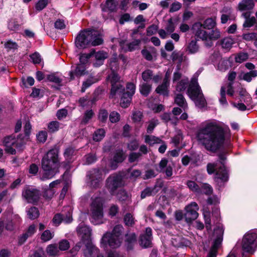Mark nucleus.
Listing matches in <instances>:
<instances>
[{
    "instance_id": "nucleus-1",
    "label": "nucleus",
    "mask_w": 257,
    "mask_h": 257,
    "mask_svg": "<svg viewBox=\"0 0 257 257\" xmlns=\"http://www.w3.org/2000/svg\"><path fill=\"white\" fill-rule=\"evenodd\" d=\"M230 136L229 128L223 127L215 120L206 122L196 133V139L199 143L206 150L213 152L219 149Z\"/></svg>"
},
{
    "instance_id": "nucleus-2",
    "label": "nucleus",
    "mask_w": 257,
    "mask_h": 257,
    "mask_svg": "<svg viewBox=\"0 0 257 257\" xmlns=\"http://www.w3.org/2000/svg\"><path fill=\"white\" fill-rule=\"evenodd\" d=\"M42 168L44 173L42 179H50L58 172L60 166L59 151L54 148L49 150L43 157L41 161Z\"/></svg>"
},
{
    "instance_id": "nucleus-3",
    "label": "nucleus",
    "mask_w": 257,
    "mask_h": 257,
    "mask_svg": "<svg viewBox=\"0 0 257 257\" xmlns=\"http://www.w3.org/2000/svg\"><path fill=\"white\" fill-rule=\"evenodd\" d=\"M103 40L99 32L94 30H84L80 32L75 39V45L79 49L90 46H96L103 43Z\"/></svg>"
},
{
    "instance_id": "nucleus-4",
    "label": "nucleus",
    "mask_w": 257,
    "mask_h": 257,
    "mask_svg": "<svg viewBox=\"0 0 257 257\" xmlns=\"http://www.w3.org/2000/svg\"><path fill=\"white\" fill-rule=\"evenodd\" d=\"M123 227L121 225H115L111 232H106L102 236L100 243L102 247L108 245L110 248H116L120 246L123 241Z\"/></svg>"
},
{
    "instance_id": "nucleus-5",
    "label": "nucleus",
    "mask_w": 257,
    "mask_h": 257,
    "mask_svg": "<svg viewBox=\"0 0 257 257\" xmlns=\"http://www.w3.org/2000/svg\"><path fill=\"white\" fill-rule=\"evenodd\" d=\"M187 93L198 107L203 108L205 106L206 104V100L198 84L197 79L195 77L191 79V83L188 86Z\"/></svg>"
},
{
    "instance_id": "nucleus-6",
    "label": "nucleus",
    "mask_w": 257,
    "mask_h": 257,
    "mask_svg": "<svg viewBox=\"0 0 257 257\" xmlns=\"http://www.w3.org/2000/svg\"><path fill=\"white\" fill-rule=\"evenodd\" d=\"M225 157L221 154L219 156L220 161L216 163H209L207 166V172L212 174L216 172L215 179L225 182L228 180V172L223 164Z\"/></svg>"
},
{
    "instance_id": "nucleus-7",
    "label": "nucleus",
    "mask_w": 257,
    "mask_h": 257,
    "mask_svg": "<svg viewBox=\"0 0 257 257\" xmlns=\"http://www.w3.org/2000/svg\"><path fill=\"white\" fill-rule=\"evenodd\" d=\"M91 222L94 225L104 222L102 202L100 198H96L92 202L90 208Z\"/></svg>"
},
{
    "instance_id": "nucleus-8",
    "label": "nucleus",
    "mask_w": 257,
    "mask_h": 257,
    "mask_svg": "<svg viewBox=\"0 0 257 257\" xmlns=\"http://www.w3.org/2000/svg\"><path fill=\"white\" fill-rule=\"evenodd\" d=\"M3 144L6 147V152L14 155L16 153L15 148H21L24 144V141L20 137L16 138L14 136H10L4 138Z\"/></svg>"
},
{
    "instance_id": "nucleus-9",
    "label": "nucleus",
    "mask_w": 257,
    "mask_h": 257,
    "mask_svg": "<svg viewBox=\"0 0 257 257\" xmlns=\"http://www.w3.org/2000/svg\"><path fill=\"white\" fill-rule=\"evenodd\" d=\"M256 234L253 232H248L244 235L241 242V248L243 252L251 254L254 252L256 248Z\"/></svg>"
},
{
    "instance_id": "nucleus-10",
    "label": "nucleus",
    "mask_w": 257,
    "mask_h": 257,
    "mask_svg": "<svg viewBox=\"0 0 257 257\" xmlns=\"http://www.w3.org/2000/svg\"><path fill=\"white\" fill-rule=\"evenodd\" d=\"M89 179V185L92 188H99L103 179L101 171L99 169H93L87 173Z\"/></svg>"
},
{
    "instance_id": "nucleus-11",
    "label": "nucleus",
    "mask_w": 257,
    "mask_h": 257,
    "mask_svg": "<svg viewBox=\"0 0 257 257\" xmlns=\"http://www.w3.org/2000/svg\"><path fill=\"white\" fill-rule=\"evenodd\" d=\"M122 185V178L121 175L113 174L106 180V187L111 194H113L115 190Z\"/></svg>"
},
{
    "instance_id": "nucleus-12",
    "label": "nucleus",
    "mask_w": 257,
    "mask_h": 257,
    "mask_svg": "<svg viewBox=\"0 0 257 257\" xmlns=\"http://www.w3.org/2000/svg\"><path fill=\"white\" fill-rule=\"evenodd\" d=\"M185 210L184 217L187 222L190 223L198 217L197 211L199 210V207L196 202H192L186 206Z\"/></svg>"
},
{
    "instance_id": "nucleus-13",
    "label": "nucleus",
    "mask_w": 257,
    "mask_h": 257,
    "mask_svg": "<svg viewBox=\"0 0 257 257\" xmlns=\"http://www.w3.org/2000/svg\"><path fill=\"white\" fill-rule=\"evenodd\" d=\"M22 197L27 202L33 203L38 200L40 192L36 189L26 188L22 192Z\"/></svg>"
},
{
    "instance_id": "nucleus-14",
    "label": "nucleus",
    "mask_w": 257,
    "mask_h": 257,
    "mask_svg": "<svg viewBox=\"0 0 257 257\" xmlns=\"http://www.w3.org/2000/svg\"><path fill=\"white\" fill-rule=\"evenodd\" d=\"M176 27L175 20L171 18L168 20L165 29H160L158 31V34L162 39H165L168 37L170 34L174 32Z\"/></svg>"
},
{
    "instance_id": "nucleus-15",
    "label": "nucleus",
    "mask_w": 257,
    "mask_h": 257,
    "mask_svg": "<svg viewBox=\"0 0 257 257\" xmlns=\"http://www.w3.org/2000/svg\"><path fill=\"white\" fill-rule=\"evenodd\" d=\"M192 29L193 32L197 38L202 40H207L208 33L205 30V27L200 22L195 23L192 26Z\"/></svg>"
},
{
    "instance_id": "nucleus-16",
    "label": "nucleus",
    "mask_w": 257,
    "mask_h": 257,
    "mask_svg": "<svg viewBox=\"0 0 257 257\" xmlns=\"http://www.w3.org/2000/svg\"><path fill=\"white\" fill-rule=\"evenodd\" d=\"M85 247L83 249V255L85 257H94L98 254V249L92 243L91 240L84 242Z\"/></svg>"
},
{
    "instance_id": "nucleus-17",
    "label": "nucleus",
    "mask_w": 257,
    "mask_h": 257,
    "mask_svg": "<svg viewBox=\"0 0 257 257\" xmlns=\"http://www.w3.org/2000/svg\"><path fill=\"white\" fill-rule=\"evenodd\" d=\"M152 229L147 227L144 234L140 236V244L144 247H149L151 245L152 238Z\"/></svg>"
},
{
    "instance_id": "nucleus-18",
    "label": "nucleus",
    "mask_w": 257,
    "mask_h": 257,
    "mask_svg": "<svg viewBox=\"0 0 257 257\" xmlns=\"http://www.w3.org/2000/svg\"><path fill=\"white\" fill-rule=\"evenodd\" d=\"M215 232H219V235L215 239L213 245L212 246L209 253L208 257H216L217 251V249L220 245L222 240L223 232L221 229H217Z\"/></svg>"
},
{
    "instance_id": "nucleus-19",
    "label": "nucleus",
    "mask_w": 257,
    "mask_h": 257,
    "mask_svg": "<svg viewBox=\"0 0 257 257\" xmlns=\"http://www.w3.org/2000/svg\"><path fill=\"white\" fill-rule=\"evenodd\" d=\"M221 15V24H226L228 21L233 20L235 18L232 14V9L227 7H224L220 11Z\"/></svg>"
},
{
    "instance_id": "nucleus-20",
    "label": "nucleus",
    "mask_w": 257,
    "mask_h": 257,
    "mask_svg": "<svg viewBox=\"0 0 257 257\" xmlns=\"http://www.w3.org/2000/svg\"><path fill=\"white\" fill-rule=\"evenodd\" d=\"M78 232L81 235V241L85 242L91 240V229L87 226L81 225L77 228Z\"/></svg>"
},
{
    "instance_id": "nucleus-21",
    "label": "nucleus",
    "mask_w": 257,
    "mask_h": 257,
    "mask_svg": "<svg viewBox=\"0 0 257 257\" xmlns=\"http://www.w3.org/2000/svg\"><path fill=\"white\" fill-rule=\"evenodd\" d=\"M93 53V56L95 58V61L93 63L95 67H99L102 65L105 59L108 57L107 53L104 51H99L95 52L94 50L91 51Z\"/></svg>"
},
{
    "instance_id": "nucleus-22",
    "label": "nucleus",
    "mask_w": 257,
    "mask_h": 257,
    "mask_svg": "<svg viewBox=\"0 0 257 257\" xmlns=\"http://www.w3.org/2000/svg\"><path fill=\"white\" fill-rule=\"evenodd\" d=\"M86 65L82 64H78L69 72V75L71 80L74 79L75 76L79 77L85 73Z\"/></svg>"
},
{
    "instance_id": "nucleus-23",
    "label": "nucleus",
    "mask_w": 257,
    "mask_h": 257,
    "mask_svg": "<svg viewBox=\"0 0 257 257\" xmlns=\"http://www.w3.org/2000/svg\"><path fill=\"white\" fill-rule=\"evenodd\" d=\"M125 244L128 250H131L133 248L134 245L137 243V236L135 233H127L125 235Z\"/></svg>"
},
{
    "instance_id": "nucleus-24",
    "label": "nucleus",
    "mask_w": 257,
    "mask_h": 257,
    "mask_svg": "<svg viewBox=\"0 0 257 257\" xmlns=\"http://www.w3.org/2000/svg\"><path fill=\"white\" fill-rule=\"evenodd\" d=\"M254 6L253 0H242L238 6L237 9L240 11H249Z\"/></svg>"
},
{
    "instance_id": "nucleus-25",
    "label": "nucleus",
    "mask_w": 257,
    "mask_h": 257,
    "mask_svg": "<svg viewBox=\"0 0 257 257\" xmlns=\"http://www.w3.org/2000/svg\"><path fill=\"white\" fill-rule=\"evenodd\" d=\"M46 252L51 257H58L61 254L58 245L56 243L48 245L46 248Z\"/></svg>"
},
{
    "instance_id": "nucleus-26",
    "label": "nucleus",
    "mask_w": 257,
    "mask_h": 257,
    "mask_svg": "<svg viewBox=\"0 0 257 257\" xmlns=\"http://www.w3.org/2000/svg\"><path fill=\"white\" fill-rule=\"evenodd\" d=\"M250 12H245L242 14V16L245 19V21L243 24L244 28H250L255 23V18L254 17H250Z\"/></svg>"
},
{
    "instance_id": "nucleus-27",
    "label": "nucleus",
    "mask_w": 257,
    "mask_h": 257,
    "mask_svg": "<svg viewBox=\"0 0 257 257\" xmlns=\"http://www.w3.org/2000/svg\"><path fill=\"white\" fill-rule=\"evenodd\" d=\"M124 88L121 84L118 83V84H113L111 86V89L110 91V96L112 98L114 97L116 94H121L122 93L124 92Z\"/></svg>"
},
{
    "instance_id": "nucleus-28",
    "label": "nucleus",
    "mask_w": 257,
    "mask_h": 257,
    "mask_svg": "<svg viewBox=\"0 0 257 257\" xmlns=\"http://www.w3.org/2000/svg\"><path fill=\"white\" fill-rule=\"evenodd\" d=\"M36 232V226L35 225H31L26 233H24L19 238V243L23 244L27 240V239L31 236Z\"/></svg>"
},
{
    "instance_id": "nucleus-29",
    "label": "nucleus",
    "mask_w": 257,
    "mask_h": 257,
    "mask_svg": "<svg viewBox=\"0 0 257 257\" xmlns=\"http://www.w3.org/2000/svg\"><path fill=\"white\" fill-rule=\"evenodd\" d=\"M72 209L70 206H67L65 208V210L63 211L61 215L63 219V222L68 223L72 221Z\"/></svg>"
},
{
    "instance_id": "nucleus-30",
    "label": "nucleus",
    "mask_w": 257,
    "mask_h": 257,
    "mask_svg": "<svg viewBox=\"0 0 257 257\" xmlns=\"http://www.w3.org/2000/svg\"><path fill=\"white\" fill-rule=\"evenodd\" d=\"M175 102L178 105L182 107L184 110H185L188 108V105L187 102L181 94H178L175 97Z\"/></svg>"
},
{
    "instance_id": "nucleus-31",
    "label": "nucleus",
    "mask_w": 257,
    "mask_h": 257,
    "mask_svg": "<svg viewBox=\"0 0 257 257\" xmlns=\"http://www.w3.org/2000/svg\"><path fill=\"white\" fill-rule=\"evenodd\" d=\"M189 84V79L186 77H183L178 81L176 85V90L178 92L184 91Z\"/></svg>"
},
{
    "instance_id": "nucleus-32",
    "label": "nucleus",
    "mask_w": 257,
    "mask_h": 257,
    "mask_svg": "<svg viewBox=\"0 0 257 257\" xmlns=\"http://www.w3.org/2000/svg\"><path fill=\"white\" fill-rule=\"evenodd\" d=\"M140 92L144 96L149 95L152 90V84L147 82H143L140 85Z\"/></svg>"
},
{
    "instance_id": "nucleus-33",
    "label": "nucleus",
    "mask_w": 257,
    "mask_h": 257,
    "mask_svg": "<svg viewBox=\"0 0 257 257\" xmlns=\"http://www.w3.org/2000/svg\"><path fill=\"white\" fill-rule=\"evenodd\" d=\"M169 83H165L163 82L161 85H159L156 89V91L157 93L162 94L163 95H168V87Z\"/></svg>"
},
{
    "instance_id": "nucleus-34",
    "label": "nucleus",
    "mask_w": 257,
    "mask_h": 257,
    "mask_svg": "<svg viewBox=\"0 0 257 257\" xmlns=\"http://www.w3.org/2000/svg\"><path fill=\"white\" fill-rule=\"evenodd\" d=\"M145 142L150 146H152L155 144H161L162 143V141L155 136L146 135L145 137Z\"/></svg>"
},
{
    "instance_id": "nucleus-35",
    "label": "nucleus",
    "mask_w": 257,
    "mask_h": 257,
    "mask_svg": "<svg viewBox=\"0 0 257 257\" xmlns=\"http://www.w3.org/2000/svg\"><path fill=\"white\" fill-rule=\"evenodd\" d=\"M157 192L156 186L153 188L148 187L142 192L141 197L142 199H144L147 196L154 195Z\"/></svg>"
},
{
    "instance_id": "nucleus-36",
    "label": "nucleus",
    "mask_w": 257,
    "mask_h": 257,
    "mask_svg": "<svg viewBox=\"0 0 257 257\" xmlns=\"http://www.w3.org/2000/svg\"><path fill=\"white\" fill-rule=\"evenodd\" d=\"M105 131L103 128H99L96 130L93 135V139L95 142L100 141L104 137Z\"/></svg>"
},
{
    "instance_id": "nucleus-37",
    "label": "nucleus",
    "mask_w": 257,
    "mask_h": 257,
    "mask_svg": "<svg viewBox=\"0 0 257 257\" xmlns=\"http://www.w3.org/2000/svg\"><path fill=\"white\" fill-rule=\"evenodd\" d=\"M132 96L126 93H123L120 99V105L122 107H127L130 104Z\"/></svg>"
},
{
    "instance_id": "nucleus-38",
    "label": "nucleus",
    "mask_w": 257,
    "mask_h": 257,
    "mask_svg": "<svg viewBox=\"0 0 257 257\" xmlns=\"http://www.w3.org/2000/svg\"><path fill=\"white\" fill-rule=\"evenodd\" d=\"M207 36V40H216L220 38L221 32L218 29L215 28L208 33Z\"/></svg>"
},
{
    "instance_id": "nucleus-39",
    "label": "nucleus",
    "mask_w": 257,
    "mask_h": 257,
    "mask_svg": "<svg viewBox=\"0 0 257 257\" xmlns=\"http://www.w3.org/2000/svg\"><path fill=\"white\" fill-rule=\"evenodd\" d=\"M202 25L205 27V28L208 30L214 28L216 25V18H209L206 19L204 21Z\"/></svg>"
},
{
    "instance_id": "nucleus-40",
    "label": "nucleus",
    "mask_w": 257,
    "mask_h": 257,
    "mask_svg": "<svg viewBox=\"0 0 257 257\" xmlns=\"http://www.w3.org/2000/svg\"><path fill=\"white\" fill-rule=\"evenodd\" d=\"M61 181L60 180H55L51 182L49 184L50 189L46 190L45 193V196L48 198H51L54 194V191L52 188H54L56 186L58 185L60 183Z\"/></svg>"
},
{
    "instance_id": "nucleus-41",
    "label": "nucleus",
    "mask_w": 257,
    "mask_h": 257,
    "mask_svg": "<svg viewBox=\"0 0 257 257\" xmlns=\"http://www.w3.org/2000/svg\"><path fill=\"white\" fill-rule=\"evenodd\" d=\"M27 215L31 219H35L39 216V212L37 208L32 207L29 208L27 211Z\"/></svg>"
},
{
    "instance_id": "nucleus-42",
    "label": "nucleus",
    "mask_w": 257,
    "mask_h": 257,
    "mask_svg": "<svg viewBox=\"0 0 257 257\" xmlns=\"http://www.w3.org/2000/svg\"><path fill=\"white\" fill-rule=\"evenodd\" d=\"M231 67V62L229 60H221L218 64V69L221 71H225Z\"/></svg>"
},
{
    "instance_id": "nucleus-43",
    "label": "nucleus",
    "mask_w": 257,
    "mask_h": 257,
    "mask_svg": "<svg viewBox=\"0 0 257 257\" xmlns=\"http://www.w3.org/2000/svg\"><path fill=\"white\" fill-rule=\"evenodd\" d=\"M198 49L199 47L197 45L196 41L192 40L189 43L187 47V51L188 52V53L194 54L198 51Z\"/></svg>"
},
{
    "instance_id": "nucleus-44",
    "label": "nucleus",
    "mask_w": 257,
    "mask_h": 257,
    "mask_svg": "<svg viewBox=\"0 0 257 257\" xmlns=\"http://www.w3.org/2000/svg\"><path fill=\"white\" fill-rule=\"evenodd\" d=\"M186 184L189 189L192 191L197 193H201L200 187L195 182L192 181H188Z\"/></svg>"
},
{
    "instance_id": "nucleus-45",
    "label": "nucleus",
    "mask_w": 257,
    "mask_h": 257,
    "mask_svg": "<svg viewBox=\"0 0 257 257\" xmlns=\"http://www.w3.org/2000/svg\"><path fill=\"white\" fill-rule=\"evenodd\" d=\"M234 43L233 39L231 37H226L222 40L221 45L223 48L229 49L231 48Z\"/></svg>"
},
{
    "instance_id": "nucleus-46",
    "label": "nucleus",
    "mask_w": 257,
    "mask_h": 257,
    "mask_svg": "<svg viewBox=\"0 0 257 257\" xmlns=\"http://www.w3.org/2000/svg\"><path fill=\"white\" fill-rule=\"evenodd\" d=\"M161 119L165 122H168L170 121L173 124H176L177 123V118L175 116H172V118H171L170 113H165L161 115Z\"/></svg>"
},
{
    "instance_id": "nucleus-47",
    "label": "nucleus",
    "mask_w": 257,
    "mask_h": 257,
    "mask_svg": "<svg viewBox=\"0 0 257 257\" xmlns=\"http://www.w3.org/2000/svg\"><path fill=\"white\" fill-rule=\"evenodd\" d=\"M97 80L93 77L87 79L85 81L83 82L81 88V91L84 92L85 90L90 87L92 84L96 82Z\"/></svg>"
},
{
    "instance_id": "nucleus-48",
    "label": "nucleus",
    "mask_w": 257,
    "mask_h": 257,
    "mask_svg": "<svg viewBox=\"0 0 257 257\" xmlns=\"http://www.w3.org/2000/svg\"><path fill=\"white\" fill-rule=\"evenodd\" d=\"M153 71L150 69H148L144 71L142 74V79L144 81V82L149 83L153 78Z\"/></svg>"
},
{
    "instance_id": "nucleus-49",
    "label": "nucleus",
    "mask_w": 257,
    "mask_h": 257,
    "mask_svg": "<svg viewBox=\"0 0 257 257\" xmlns=\"http://www.w3.org/2000/svg\"><path fill=\"white\" fill-rule=\"evenodd\" d=\"M118 3L115 0H106V9L110 12L114 11L116 10Z\"/></svg>"
},
{
    "instance_id": "nucleus-50",
    "label": "nucleus",
    "mask_w": 257,
    "mask_h": 257,
    "mask_svg": "<svg viewBox=\"0 0 257 257\" xmlns=\"http://www.w3.org/2000/svg\"><path fill=\"white\" fill-rule=\"evenodd\" d=\"M54 235V232H51L49 230H46L42 233L41 239L43 241L46 242L51 239Z\"/></svg>"
},
{
    "instance_id": "nucleus-51",
    "label": "nucleus",
    "mask_w": 257,
    "mask_h": 257,
    "mask_svg": "<svg viewBox=\"0 0 257 257\" xmlns=\"http://www.w3.org/2000/svg\"><path fill=\"white\" fill-rule=\"evenodd\" d=\"M97 160L96 157L94 154H88L84 157V164L89 165L95 162Z\"/></svg>"
},
{
    "instance_id": "nucleus-52",
    "label": "nucleus",
    "mask_w": 257,
    "mask_h": 257,
    "mask_svg": "<svg viewBox=\"0 0 257 257\" xmlns=\"http://www.w3.org/2000/svg\"><path fill=\"white\" fill-rule=\"evenodd\" d=\"M58 249L61 252V251H65L69 249L70 247L69 242L66 239H62L59 242Z\"/></svg>"
},
{
    "instance_id": "nucleus-53",
    "label": "nucleus",
    "mask_w": 257,
    "mask_h": 257,
    "mask_svg": "<svg viewBox=\"0 0 257 257\" xmlns=\"http://www.w3.org/2000/svg\"><path fill=\"white\" fill-rule=\"evenodd\" d=\"M60 127V123L57 121H52L49 123L48 128L49 131L51 133H54L59 130Z\"/></svg>"
},
{
    "instance_id": "nucleus-54",
    "label": "nucleus",
    "mask_w": 257,
    "mask_h": 257,
    "mask_svg": "<svg viewBox=\"0 0 257 257\" xmlns=\"http://www.w3.org/2000/svg\"><path fill=\"white\" fill-rule=\"evenodd\" d=\"M94 113L92 110L86 111L84 115L83 118L81 120V123L83 124H87L89 121L91 119Z\"/></svg>"
},
{
    "instance_id": "nucleus-55",
    "label": "nucleus",
    "mask_w": 257,
    "mask_h": 257,
    "mask_svg": "<svg viewBox=\"0 0 257 257\" xmlns=\"http://www.w3.org/2000/svg\"><path fill=\"white\" fill-rule=\"evenodd\" d=\"M171 242L172 245L175 247H180L183 245L184 243L183 239L179 236H175L172 238Z\"/></svg>"
},
{
    "instance_id": "nucleus-56",
    "label": "nucleus",
    "mask_w": 257,
    "mask_h": 257,
    "mask_svg": "<svg viewBox=\"0 0 257 257\" xmlns=\"http://www.w3.org/2000/svg\"><path fill=\"white\" fill-rule=\"evenodd\" d=\"M93 56L92 52L88 54H81L79 56L80 63L85 65L88 60Z\"/></svg>"
},
{
    "instance_id": "nucleus-57",
    "label": "nucleus",
    "mask_w": 257,
    "mask_h": 257,
    "mask_svg": "<svg viewBox=\"0 0 257 257\" xmlns=\"http://www.w3.org/2000/svg\"><path fill=\"white\" fill-rule=\"evenodd\" d=\"M257 76L256 70H251L249 72L245 73L243 76V79L247 81L250 82L252 80V78Z\"/></svg>"
},
{
    "instance_id": "nucleus-58",
    "label": "nucleus",
    "mask_w": 257,
    "mask_h": 257,
    "mask_svg": "<svg viewBox=\"0 0 257 257\" xmlns=\"http://www.w3.org/2000/svg\"><path fill=\"white\" fill-rule=\"evenodd\" d=\"M124 222L127 226H132L135 224V219L131 213H127L124 217Z\"/></svg>"
},
{
    "instance_id": "nucleus-59",
    "label": "nucleus",
    "mask_w": 257,
    "mask_h": 257,
    "mask_svg": "<svg viewBox=\"0 0 257 257\" xmlns=\"http://www.w3.org/2000/svg\"><path fill=\"white\" fill-rule=\"evenodd\" d=\"M124 159V156L122 150H121L116 151L113 158L114 161L115 162L119 163L122 162Z\"/></svg>"
},
{
    "instance_id": "nucleus-60",
    "label": "nucleus",
    "mask_w": 257,
    "mask_h": 257,
    "mask_svg": "<svg viewBox=\"0 0 257 257\" xmlns=\"http://www.w3.org/2000/svg\"><path fill=\"white\" fill-rule=\"evenodd\" d=\"M200 187L201 193H203L207 195H209L212 193L213 189L211 186L208 184H203Z\"/></svg>"
},
{
    "instance_id": "nucleus-61",
    "label": "nucleus",
    "mask_w": 257,
    "mask_h": 257,
    "mask_svg": "<svg viewBox=\"0 0 257 257\" xmlns=\"http://www.w3.org/2000/svg\"><path fill=\"white\" fill-rule=\"evenodd\" d=\"M135 85L133 83H128L126 87V92L124 93L133 96L135 93Z\"/></svg>"
},
{
    "instance_id": "nucleus-62",
    "label": "nucleus",
    "mask_w": 257,
    "mask_h": 257,
    "mask_svg": "<svg viewBox=\"0 0 257 257\" xmlns=\"http://www.w3.org/2000/svg\"><path fill=\"white\" fill-rule=\"evenodd\" d=\"M75 153V151L74 149L72 148H68L65 150L64 153V156L67 160L70 161L71 157L73 156Z\"/></svg>"
},
{
    "instance_id": "nucleus-63",
    "label": "nucleus",
    "mask_w": 257,
    "mask_h": 257,
    "mask_svg": "<svg viewBox=\"0 0 257 257\" xmlns=\"http://www.w3.org/2000/svg\"><path fill=\"white\" fill-rule=\"evenodd\" d=\"M158 120L153 118L149 122V125L147 128L148 133H151L155 126L158 124Z\"/></svg>"
},
{
    "instance_id": "nucleus-64",
    "label": "nucleus",
    "mask_w": 257,
    "mask_h": 257,
    "mask_svg": "<svg viewBox=\"0 0 257 257\" xmlns=\"http://www.w3.org/2000/svg\"><path fill=\"white\" fill-rule=\"evenodd\" d=\"M47 132L45 131H42L39 132L37 135V138L39 142L44 143L47 139Z\"/></svg>"
}]
</instances>
